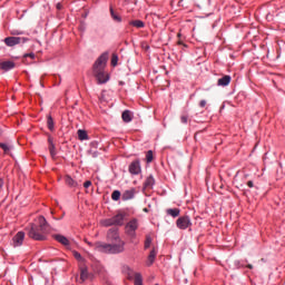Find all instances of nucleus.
Instances as JSON below:
<instances>
[{
	"label": "nucleus",
	"instance_id": "nucleus-1",
	"mask_svg": "<svg viewBox=\"0 0 285 285\" xmlns=\"http://www.w3.org/2000/svg\"><path fill=\"white\" fill-rule=\"evenodd\" d=\"M37 224H31L30 229L28 232V235L31 239H35L36 242H45L46 239V233H48L50 228V224H48V220H46V217L39 216L37 218Z\"/></svg>",
	"mask_w": 285,
	"mask_h": 285
},
{
	"label": "nucleus",
	"instance_id": "nucleus-2",
	"mask_svg": "<svg viewBox=\"0 0 285 285\" xmlns=\"http://www.w3.org/2000/svg\"><path fill=\"white\" fill-rule=\"evenodd\" d=\"M94 246L97 253H105L107 255H119V253L126 250V242H120L118 244L96 242Z\"/></svg>",
	"mask_w": 285,
	"mask_h": 285
},
{
	"label": "nucleus",
	"instance_id": "nucleus-3",
	"mask_svg": "<svg viewBox=\"0 0 285 285\" xmlns=\"http://www.w3.org/2000/svg\"><path fill=\"white\" fill-rule=\"evenodd\" d=\"M139 228V219L132 218L129 220L125 226V233L130 237L131 239H135L137 237V229Z\"/></svg>",
	"mask_w": 285,
	"mask_h": 285
},
{
	"label": "nucleus",
	"instance_id": "nucleus-4",
	"mask_svg": "<svg viewBox=\"0 0 285 285\" xmlns=\"http://www.w3.org/2000/svg\"><path fill=\"white\" fill-rule=\"evenodd\" d=\"M29 41L28 38L21 37H7L4 38V43L8 48H14V46H19V43H27Z\"/></svg>",
	"mask_w": 285,
	"mask_h": 285
},
{
	"label": "nucleus",
	"instance_id": "nucleus-5",
	"mask_svg": "<svg viewBox=\"0 0 285 285\" xmlns=\"http://www.w3.org/2000/svg\"><path fill=\"white\" fill-rule=\"evenodd\" d=\"M94 75L99 85L108 83L110 76L104 69H94Z\"/></svg>",
	"mask_w": 285,
	"mask_h": 285
},
{
	"label": "nucleus",
	"instance_id": "nucleus-6",
	"mask_svg": "<svg viewBox=\"0 0 285 285\" xmlns=\"http://www.w3.org/2000/svg\"><path fill=\"white\" fill-rule=\"evenodd\" d=\"M176 226L179 228V230H186L187 228H190L193 226V222L190 220V216H180L176 220Z\"/></svg>",
	"mask_w": 285,
	"mask_h": 285
},
{
	"label": "nucleus",
	"instance_id": "nucleus-7",
	"mask_svg": "<svg viewBox=\"0 0 285 285\" xmlns=\"http://www.w3.org/2000/svg\"><path fill=\"white\" fill-rule=\"evenodd\" d=\"M108 63V52H104L94 63V70H104Z\"/></svg>",
	"mask_w": 285,
	"mask_h": 285
},
{
	"label": "nucleus",
	"instance_id": "nucleus-8",
	"mask_svg": "<svg viewBox=\"0 0 285 285\" xmlns=\"http://www.w3.org/2000/svg\"><path fill=\"white\" fill-rule=\"evenodd\" d=\"M107 239L108 242H124L121 240V238L119 237V229L118 228H111L107 232Z\"/></svg>",
	"mask_w": 285,
	"mask_h": 285
},
{
	"label": "nucleus",
	"instance_id": "nucleus-9",
	"mask_svg": "<svg viewBox=\"0 0 285 285\" xmlns=\"http://www.w3.org/2000/svg\"><path fill=\"white\" fill-rule=\"evenodd\" d=\"M129 173H130V175H140L141 174V163L139 161V159L130 163Z\"/></svg>",
	"mask_w": 285,
	"mask_h": 285
},
{
	"label": "nucleus",
	"instance_id": "nucleus-10",
	"mask_svg": "<svg viewBox=\"0 0 285 285\" xmlns=\"http://www.w3.org/2000/svg\"><path fill=\"white\" fill-rule=\"evenodd\" d=\"M23 239H26V233H23V232H18V233L13 236V238H12L14 248H17V247H19V246H22V245H23Z\"/></svg>",
	"mask_w": 285,
	"mask_h": 285
},
{
	"label": "nucleus",
	"instance_id": "nucleus-11",
	"mask_svg": "<svg viewBox=\"0 0 285 285\" xmlns=\"http://www.w3.org/2000/svg\"><path fill=\"white\" fill-rule=\"evenodd\" d=\"M126 217H128L127 213H118L112 216L111 219L114 220V226H124V219H126Z\"/></svg>",
	"mask_w": 285,
	"mask_h": 285
},
{
	"label": "nucleus",
	"instance_id": "nucleus-12",
	"mask_svg": "<svg viewBox=\"0 0 285 285\" xmlns=\"http://www.w3.org/2000/svg\"><path fill=\"white\" fill-rule=\"evenodd\" d=\"M135 195H137V190L135 188H130L122 193L121 199L122 202H130V199H135Z\"/></svg>",
	"mask_w": 285,
	"mask_h": 285
},
{
	"label": "nucleus",
	"instance_id": "nucleus-13",
	"mask_svg": "<svg viewBox=\"0 0 285 285\" xmlns=\"http://www.w3.org/2000/svg\"><path fill=\"white\" fill-rule=\"evenodd\" d=\"M53 239L59 242V244H62V246H70V240H68V238L61 234L53 235Z\"/></svg>",
	"mask_w": 285,
	"mask_h": 285
},
{
	"label": "nucleus",
	"instance_id": "nucleus-14",
	"mask_svg": "<svg viewBox=\"0 0 285 285\" xmlns=\"http://www.w3.org/2000/svg\"><path fill=\"white\" fill-rule=\"evenodd\" d=\"M155 259H157V248H153L147 258V266H153L155 264Z\"/></svg>",
	"mask_w": 285,
	"mask_h": 285
},
{
	"label": "nucleus",
	"instance_id": "nucleus-15",
	"mask_svg": "<svg viewBox=\"0 0 285 285\" xmlns=\"http://www.w3.org/2000/svg\"><path fill=\"white\" fill-rule=\"evenodd\" d=\"M1 70H4V72H8V70H12L14 68V61H3L0 63Z\"/></svg>",
	"mask_w": 285,
	"mask_h": 285
},
{
	"label": "nucleus",
	"instance_id": "nucleus-16",
	"mask_svg": "<svg viewBox=\"0 0 285 285\" xmlns=\"http://www.w3.org/2000/svg\"><path fill=\"white\" fill-rule=\"evenodd\" d=\"M180 213H181V209H179V208H168V209H166V214L169 215L170 217H174V218L179 217Z\"/></svg>",
	"mask_w": 285,
	"mask_h": 285
},
{
	"label": "nucleus",
	"instance_id": "nucleus-17",
	"mask_svg": "<svg viewBox=\"0 0 285 285\" xmlns=\"http://www.w3.org/2000/svg\"><path fill=\"white\" fill-rule=\"evenodd\" d=\"M153 186H155V177H153V175H150L149 177L146 178V180L144 183V188L153 189Z\"/></svg>",
	"mask_w": 285,
	"mask_h": 285
},
{
	"label": "nucleus",
	"instance_id": "nucleus-18",
	"mask_svg": "<svg viewBox=\"0 0 285 285\" xmlns=\"http://www.w3.org/2000/svg\"><path fill=\"white\" fill-rule=\"evenodd\" d=\"M122 117V121H125V124H130V121H132V114L130 112V110H125L121 115Z\"/></svg>",
	"mask_w": 285,
	"mask_h": 285
},
{
	"label": "nucleus",
	"instance_id": "nucleus-19",
	"mask_svg": "<svg viewBox=\"0 0 285 285\" xmlns=\"http://www.w3.org/2000/svg\"><path fill=\"white\" fill-rule=\"evenodd\" d=\"M230 76H224L223 78L218 79L217 86L226 87L230 83Z\"/></svg>",
	"mask_w": 285,
	"mask_h": 285
},
{
	"label": "nucleus",
	"instance_id": "nucleus-20",
	"mask_svg": "<svg viewBox=\"0 0 285 285\" xmlns=\"http://www.w3.org/2000/svg\"><path fill=\"white\" fill-rule=\"evenodd\" d=\"M65 181H66L67 186H69V188H77V186H79V183L73 180L72 177H70V176H66Z\"/></svg>",
	"mask_w": 285,
	"mask_h": 285
},
{
	"label": "nucleus",
	"instance_id": "nucleus-21",
	"mask_svg": "<svg viewBox=\"0 0 285 285\" xmlns=\"http://www.w3.org/2000/svg\"><path fill=\"white\" fill-rule=\"evenodd\" d=\"M129 26L134 28H146V23L142 20H131L129 21Z\"/></svg>",
	"mask_w": 285,
	"mask_h": 285
},
{
	"label": "nucleus",
	"instance_id": "nucleus-22",
	"mask_svg": "<svg viewBox=\"0 0 285 285\" xmlns=\"http://www.w3.org/2000/svg\"><path fill=\"white\" fill-rule=\"evenodd\" d=\"M109 12L114 21H117V23H121V16H118L117 12H115V9H112V7L109 8Z\"/></svg>",
	"mask_w": 285,
	"mask_h": 285
},
{
	"label": "nucleus",
	"instance_id": "nucleus-23",
	"mask_svg": "<svg viewBox=\"0 0 285 285\" xmlns=\"http://www.w3.org/2000/svg\"><path fill=\"white\" fill-rule=\"evenodd\" d=\"M77 134H78V138L80 139V141L88 140V131H86L83 129H79Z\"/></svg>",
	"mask_w": 285,
	"mask_h": 285
},
{
	"label": "nucleus",
	"instance_id": "nucleus-24",
	"mask_svg": "<svg viewBox=\"0 0 285 285\" xmlns=\"http://www.w3.org/2000/svg\"><path fill=\"white\" fill-rule=\"evenodd\" d=\"M47 126L51 132L55 130V119H52V116L50 115L47 116Z\"/></svg>",
	"mask_w": 285,
	"mask_h": 285
},
{
	"label": "nucleus",
	"instance_id": "nucleus-25",
	"mask_svg": "<svg viewBox=\"0 0 285 285\" xmlns=\"http://www.w3.org/2000/svg\"><path fill=\"white\" fill-rule=\"evenodd\" d=\"M0 148L3 149L4 155H10V150H12V146L6 142H0Z\"/></svg>",
	"mask_w": 285,
	"mask_h": 285
},
{
	"label": "nucleus",
	"instance_id": "nucleus-26",
	"mask_svg": "<svg viewBox=\"0 0 285 285\" xmlns=\"http://www.w3.org/2000/svg\"><path fill=\"white\" fill-rule=\"evenodd\" d=\"M80 279L86 282L88 279V267H82L80 272Z\"/></svg>",
	"mask_w": 285,
	"mask_h": 285
},
{
	"label": "nucleus",
	"instance_id": "nucleus-27",
	"mask_svg": "<svg viewBox=\"0 0 285 285\" xmlns=\"http://www.w3.org/2000/svg\"><path fill=\"white\" fill-rule=\"evenodd\" d=\"M111 199L112 202H119V199H121V191L114 190L111 194Z\"/></svg>",
	"mask_w": 285,
	"mask_h": 285
},
{
	"label": "nucleus",
	"instance_id": "nucleus-28",
	"mask_svg": "<svg viewBox=\"0 0 285 285\" xmlns=\"http://www.w3.org/2000/svg\"><path fill=\"white\" fill-rule=\"evenodd\" d=\"M101 224H102L106 228H108V227H110V226H115V223H114V220H112V217L101 220Z\"/></svg>",
	"mask_w": 285,
	"mask_h": 285
},
{
	"label": "nucleus",
	"instance_id": "nucleus-29",
	"mask_svg": "<svg viewBox=\"0 0 285 285\" xmlns=\"http://www.w3.org/2000/svg\"><path fill=\"white\" fill-rule=\"evenodd\" d=\"M150 244H153V237L150 235H146L145 250H148V248H150Z\"/></svg>",
	"mask_w": 285,
	"mask_h": 285
},
{
	"label": "nucleus",
	"instance_id": "nucleus-30",
	"mask_svg": "<svg viewBox=\"0 0 285 285\" xmlns=\"http://www.w3.org/2000/svg\"><path fill=\"white\" fill-rule=\"evenodd\" d=\"M127 272L128 279H132V277L135 278L136 275H141V273H135L132 269H130V267H127Z\"/></svg>",
	"mask_w": 285,
	"mask_h": 285
},
{
	"label": "nucleus",
	"instance_id": "nucleus-31",
	"mask_svg": "<svg viewBox=\"0 0 285 285\" xmlns=\"http://www.w3.org/2000/svg\"><path fill=\"white\" fill-rule=\"evenodd\" d=\"M135 285H144V277L141 276V274H136Z\"/></svg>",
	"mask_w": 285,
	"mask_h": 285
},
{
	"label": "nucleus",
	"instance_id": "nucleus-32",
	"mask_svg": "<svg viewBox=\"0 0 285 285\" xmlns=\"http://www.w3.org/2000/svg\"><path fill=\"white\" fill-rule=\"evenodd\" d=\"M118 62H119V56H117V53H112V56H111V66L115 68V67H117Z\"/></svg>",
	"mask_w": 285,
	"mask_h": 285
},
{
	"label": "nucleus",
	"instance_id": "nucleus-33",
	"mask_svg": "<svg viewBox=\"0 0 285 285\" xmlns=\"http://www.w3.org/2000/svg\"><path fill=\"white\" fill-rule=\"evenodd\" d=\"M49 153H50L52 159H55V157H57V149L55 147V144H51V146H49Z\"/></svg>",
	"mask_w": 285,
	"mask_h": 285
},
{
	"label": "nucleus",
	"instance_id": "nucleus-34",
	"mask_svg": "<svg viewBox=\"0 0 285 285\" xmlns=\"http://www.w3.org/2000/svg\"><path fill=\"white\" fill-rule=\"evenodd\" d=\"M73 257L78 261L81 262V264H83V262H86L85 258L81 257V254L79 252H73Z\"/></svg>",
	"mask_w": 285,
	"mask_h": 285
},
{
	"label": "nucleus",
	"instance_id": "nucleus-35",
	"mask_svg": "<svg viewBox=\"0 0 285 285\" xmlns=\"http://www.w3.org/2000/svg\"><path fill=\"white\" fill-rule=\"evenodd\" d=\"M154 157H153V150H148L146 154V161L147 164H151Z\"/></svg>",
	"mask_w": 285,
	"mask_h": 285
},
{
	"label": "nucleus",
	"instance_id": "nucleus-36",
	"mask_svg": "<svg viewBox=\"0 0 285 285\" xmlns=\"http://www.w3.org/2000/svg\"><path fill=\"white\" fill-rule=\"evenodd\" d=\"M23 57H24V59H28V57L30 59H35L36 56H35V52H30V53H24Z\"/></svg>",
	"mask_w": 285,
	"mask_h": 285
},
{
	"label": "nucleus",
	"instance_id": "nucleus-37",
	"mask_svg": "<svg viewBox=\"0 0 285 285\" xmlns=\"http://www.w3.org/2000/svg\"><path fill=\"white\" fill-rule=\"evenodd\" d=\"M180 121L181 124H188V116H181Z\"/></svg>",
	"mask_w": 285,
	"mask_h": 285
},
{
	"label": "nucleus",
	"instance_id": "nucleus-38",
	"mask_svg": "<svg viewBox=\"0 0 285 285\" xmlns=\"http://www.w3.org/2000/svg\"><path fill=\"white\" fill-rule=\"evenodd\" d=\"M90 186H92V181L87 180L83 183V188H90Z\"/></svg>",
	"mask_w": 285,
	"mask_h": 285
},
{
	"label": "nucleus",
	"instance_id": "nucleus-39",
	"mask_svg": "<svg viewBox=\"0 0 285 285\" xmlns=\"http://www.w3.org/2000/svg\"><path fill=\"white\" fill-rule=\"evenodd\" d=\"M236 188H243L244 184L239 183V180L235 179Z\"/></svg>",
	"mask_w": 285,
	"mask_h": 285
},
{
	"label": "nucleus",
	"instance_id": "nucleus-40",
	"mask_svg": "<svg viewBox=\"0 0 285 285\" xmlns=\"http://www.w3.org/2000/svg\"><path fill=\"white\" fill-rule=\"evenodd\" d=\"M199 107L200 108H206V100H200Z\"/></svg>",
	"mask_w": 285,
	"mask_h": 285
},
{
	"label": "nucleus",
	"instance_id": "nucleus-41",
	"mask_svg": "<svg viewBox=\"0 0 285 285\" xmlns=\"http://www.w3.org/2000/svg\"><path fill=\"white\" fill-rule=\"evenodd\" d=\"M247 186L248 188H254L255 184L253 183V180L247 181Z\"/></svg>",
	"mask_w": 285,
	"mask_h": 285
},
{
	"label": "nucleus",
	"instance_id": "nucleus-42",
	"mask_svg": "<svg viewBox=\"0 0 285 285\" xmlns=\"http://www.w3.org/2000/svg\"><path fill=\"white\" fill-rule=\"evenodd\" d=\"M11 35H17V36L23 35V31L14 30L11 32Z\"/></svg>",
	"mask_w": 285,
	"mask_h": 285
},
{
	"label": "nucleus",
	"instance_id": "nucleus-43",
	"mask_svg": "<svg viewBox=\"0 0 285 285\" xmlns=\"http://www.w3.org/2000/svg\"><path fill=\"white\" fill-rule=\"evenodd\" d=\"M56 8H57V10H61L63 8V4H61V2H58Z\"/></svg>",
	"mask_w": 285,
	"mask_h": 285
},
{
	"label": "nucleus",
	"instance_id": "nucleus-44",
	"mask_svg": "<svg viewBox=\"0 0 285 285\" xmlns=\"http://www.w3.org/2000/svg\"><path fill=\"white\" fill-rule=\"evenodd\" d=\"M86 242V244H88V246H90L91 248H94V250H95V243H90V242H88V240H85Z\"/></svg>",
	"mask_w": 285,
	"mask_h": 285
},
{
	"label": "nucleus",
	"instance_id": "nucleus-45",
	"mask_svg": "<svg viewBox=\"0 0 285 285\" xmlns=\"http://www.w3.org/2000/svg\"><path fill=\"white\" fill-rule=\"evenodd\" d=\"M48 142H49V146H52V144H55L53 140H52V137L48 138Z\"/></svg>",
	"mask_w": 285,
	"mask_h": 285
},
{
	"label": "nucleus",
	"instance_id": "nucleus-46",
	"mask_svg": "<svg viewBox=\"0 0 285 285\" xmlns=\"http://www.w3.org/2000/svg\"><path fill=\"white\" fill-rule=\"evenodd\" d=\"M177 43H178V46H184V41H181V39H179V40L177 41Z\"/></svg>",
	"mask_w": 285,
	"mask_h": 285
},
{
	"label": "nucleus",
	"instance_id": "nucleus-47",
	"mask_svg": "<svg viewBox=\"0 0 285 285\" xmlns=\"http://www.w3.org/2000/svg\"><path fill=\"white\" fill-rule=\"evenodd\" d=\"M0 188H3V179L0 178Z\"/></svg>",
	"mask_w": 285,
	"mask_h": 285
},
{
	"label": "nucleus",
	"instance_id": "nucleus-48",
	"mask_svg": "<svg viewBox=\"0 0 285 285\" xmlns=\"http://www.w3.org/2000/svg\"><path fill=\"white\" fill-rule=\"evenodd\" d=\"M247 268L253 269V265L252 264L247 265Z\"/></svg>",
	"mask_w": 285,
	"mask_h": 285
},
{
	"label": "nucleus",
	"instance_id": "nucleus-49",
	"mask_svg": "<svg viewBox=\"0 0 285 285\" xmlns=\"http://www.w3.org/2000/svg\"><path fill=\"white\" fill-rule=\"evenodd\" d=\"M177 37H178V39H180V38H181V33L179 32V33L177 35Z\"/></svg>",
	"mask_w": 285,
	"mask_h": 285
},
{
	"label": "nucleus",
	"instance_id": "nucleus-50",
	"mask_svg": "<svg viewBox=\"0 0 285 285\" xmlns=\"http://www.w3.org/2000/svg\"><path fill=\"white\" fill-rule=\"evenodd\" d=\"M183 46H184V48H188V45H186V43H184Z\"/></svg>",
	"mask_w": 285,
	"mask_h": 285
}]
</instances>
